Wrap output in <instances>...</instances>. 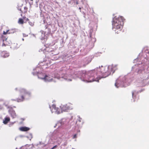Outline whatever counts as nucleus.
<instances>
[{
	"label": "nucleus",
	"instance_id": "21",
	"mask_svg": "<svg viewBox=\"0 0 149 149\" xmlns=\"http://www.w3.org/2000/svg\"><path fill=\"white\" fill-rule=\"evenodd\" d=\"M20 11H21L22 12V11L21 9H20Z\"/></svg>",
	"mask_w": 149,
	"mask_h": 149
},
{
	"label": "nucleus",
	"instance_id": "7",
	"mask_svg": "<svg viewBox=\"0 0 149 149\" xmlns=\"http://www.w3.org/2000/svg\"><path fill=\"white\" fill-rule=\"evenodd\" d=\"M109 66H112V69H109V70H110V73L111 72L113 73L115 72V71L117 69V66L116 65H109Z\"/></svg>",
	"mask_w": 149,
	"mask_h": 149
},
{
	"label": "nucleus",
	"instance_id": "22",
	"mask_svg": "<svg viewBox=\"0 0 149 149\" xmlns=\"http://www.w3.org/2000/svg\"><path fill=\"white\" fill-rule=\"evenodd\" d=\"M31 1H33V0H31Z\"/></svg>",
	"mask_w": 149,
	"mask_h": 149
},
{
	"label": "nucleus",
	"instance_id": "11",
	"mask_svg": "<svg viewBox=\"0 0 149 149\" xmlns=\"http://www.w3.org/2000/svg\"><path fill=\"white\" fill-rule=\"evenodd\" d=\"M43 79L45 80V81H49L52 79V78H51L50 77H49L47 75H46L45 77Z\"/></svg>",
	"mask_w": 149,
	"mask_h": 149
},
{
	"label": "nucleus",
	"instance_id": "2",
	"mask_svg": "<svg viewBox=\"0 0 149 149\" xmlns=\"http://www.w3.org/2000/svg\"><path fill=\"white\" fill-rule=\"evenodd\" d=\"M125 20L124 17L122 16L118 17L115 16L113 18L112 24L113 28L115 29V31L116 33H118L119 31L122 29Z\"/></svg>",
	"mask_w": 149,
	"mask_h": 149
},
{
	"label": "nucleus",
	"instance_id": "5",
	"mask_svg": "<svg viewBox=\"0 0 149 149\" xmlns=\"http://www.w3.org/2000/svg\"><path fill=\"white\" fill-rule=\"evenodd\" d=\"M51 109V111L52 113L55 112L57 114H59L61 113V112L59 110V109L56 107V105L53 104L52 107H50Z\"/></svg>",
	"mask_w": 149,
	"mask_h": 149
},
{
	"label": "nucleus",
	"instance_id": "18",
	"mask_svg": "<svg viewBox=\"0 0 149 149\" xmlns=\"http://www.w3.org/2000/svg\"><path fill=\"white\" fill-rule=\"evenodd\" d=\"M26 21H29V19L28 18H26Z\"/></svg>",
	"mask_w": 149,
	"mask_h": 149
},
{
	"label": "nucleus",
	"instance_id": "19",
	"mask_svg": "<svg viewBox=\"0 0 149 149\" xmlns=\"http://www.w3.org/2000/svg\"><path fill=\"white\" fill-rule=\"evenodd\" d=\"M23 19H26V17H25H25H24H24H23Z\"/></svg>",
	"mask_w": 149,
	"mask_h": 149
},
{
	"label": "nucleus",
	"instance_id": "20",
	"mask_svg": "<svg viewBox=\"0 0 149 149\" xmlns=\"http://www.w3.org/2000/svg\"><path fill=\"white\" fill-rule=\"evenodd\" d=\"M4 45L5 46H6V45L5 44H4V43H3V46Z\"/></svg>",
	"mask_w": 149,
	"mask_h": 149
},
{
	"label": "nucleus",
	"instance_id": "9",
	"mask_svg": "<svg viewBox=\"0 0 149 149\" xmlns=\"http://www.w3.org/2000/svg\"><path fill=\"white\" fill-rule=\"evenodd\" d=\"M142 78L140 77V78L139 79L138 82L139 83H141L142 85H143V84H144L145 82L146 79H142Z\"/></svg>",
	"mask_w": 149,
	"mask_h": 149
},
{
	"label": "nucleus",
	"instance_id": "16",
	"mask_svg": "<svg viewBox=\"0 0 149 149\" xmlns=\"http://www.w3.org/2000/svg\"><path fill=\"white\" fill-rule=\"evenodd\" d=\"M57 147V146L55 145L51 149H54L55 148H56Z\"/></svg>",
	"mask_w": 149,
	"mask_h": 149
},
{
	"label": "nucleus",
	"instance_id": "13",
	"mask_svg": "<svg viewBox=\"0 0 149 149\" xmlns=\"http://www.w3.org/2000/svg\"><path fill=\"white\" fill-rule=\"evenodd\" d=\"M10 30H8L6 32H5L4 31H3V34L6 35L8 33L10 34L11 33L10 32Z\"/></svg>",
	"mask_w": 149,
	"mask_h": 149
},
{
	"label": "nucleus",
	"instance_id": "12",
	"mask_svg": "<svg viewBox=\"0 0 149 149\" xmlns=\"http://www.w3.org/2000/svg\"><path fill=\"white\" fill-rule=\"evenodd\" d=\"M24 21L23 19L21 18H19L18 21V23L19 24H23L24 23Z\"/></svg>",
	"mask_w": 149,
	"mask_h": 149
},
{
	"label": "nucleus",
	"instance_id": "4",
	"mask_svg": "<svg viewBox=\"0 0 149 149\" xmlns=\"http://www.w3.org/2000/svg\"><path fill=\"white\" fill-rule=\"evenodd\" d=\"M61 110V112L63 111H68L69 110L72 109V105L70 104L62 105L60 107Z\"/></svg>",
	"mask_w": 149,
	"mask_h": 149
},
{
	"label": "nucleus",
	"instance_id": "1",
	"mask_svg": "<svg viewBox=\"0 0 149 149\" xmlns=\"http://www.w3.org/2000/svg\"><path fill=\"white\" fill-rule=\"evenodd\" d=\"M112 66H101L93 70L90 71L88 74V79L87 82H91L94 81L99 82V80L101 78L99 77L100 74H105L108 76L110 74V70L109 69H112Z\"/></svg>",
	"mask_w": 149,
	"mask_h": 149
},
{
	"label": "nucleus",
	"instance_id": "6",
	"mask_svg": "<svg viewBox=\"0 0 149 149\" xmlns=\"http://www.w3.org/2000/svg\"><path fill=\"white\" fill-rule=\"evenodd\" d=\"M132 96L134 102L137 101L139 99V96L137 93H135L134 92H132Z\"/></svg>",
	"mask_w": 149,
	"mask_h": 149
},
{
	"label": "nucleus",
	"instance_id": "10",
	"mask_svg": "<svg viewBox=\"0 0 149 149\" xmlns=\"http://www.w3.org/2000/svg\"><path fill=\"white\" fill-rule=\"evenodd\" d=\"M10 121V118L9 117H6L5 118L3 123L4 124H7Z\"/></svg>",
	"mask_w": 149,
	"mask_h": 149
},
{
	"label": "nucleus",
	"instance_id": "17",
	"mask_svg": "<svg viewBox=\"0 0 149 149\" xmlns=\"http://www.w3.org/2000/svg\"><path fill=\"white\" fill-rule=\"evenodd\" d=\"M81 118H79L78 120H77V123L78 122H81Z\"/></svg>",
	"mask_w": 149,
	"mask_h": 149
},
{
	"label": "nucleus",
	"instance_id": "8",
	"mask_svg": "<svg viewBox=\"0 0 149 149\" xmlns=\"http://www.w3.org/2000/svg\"><path fill=\"white\" fill-rule=\"evenodd\" d=\"M30 128L28 127H22L20 128V130L22 131H27L29 130Z\"/></svg>",
	"mask_w": 149,
	"mask_h": 149
},
{
	"label": "nucleus",
	"instance_id": "3",
	"mask_svg": "<svg viewBox=\"0 0 149 149\" xmlns=\"http://www.w3.org/2000/svg\"><path fill=\"white\" fill-rule=\"evenodd\" d=\"M20 95L17 99L18 102L23 101L25 99V97L26 96H30L31 95V92L24 88H21L19 90Z\"/></svg>",
	"mask_w": 149,
	"mask_h": 149
},
{
	"label": "nucleus",
	"instance_id": "14",
	"mask_svg": "<svg viewBox=\"0 0 149 149\" xmlns=\"http://www.w3.org/2000/svg\"><path fill=\"white\" fill-rule=\"evenodd\" d=\"M12 116L13 118H14L16 116V114L15 112L13 113L12 114Z\"/></svg>",
	"mask_w": 149,
	"mask_h": 149
},
{
	"label": "nucleus",
	"instance_id": "15",
	"mask_svg": "<svg viewBox=\"0 0 149 149\" xmlns=\"http://www.w3.org/2000/svg\"><path fill=\"white\" fill-rule=\"evenodd\" d=\"M77 134H75L73 136V139L77 137Z\"/></svg>",
	"mask_w": 149,
	"mask_h": 149
}]
</instances>
